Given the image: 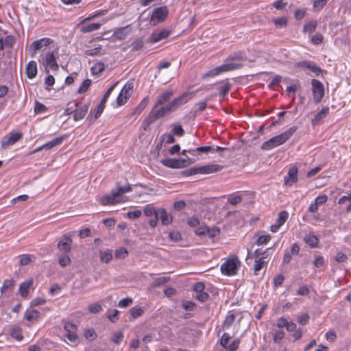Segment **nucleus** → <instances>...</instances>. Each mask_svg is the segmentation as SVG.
<instances>
[{"label": "nucleus", "mask_w": 351, "mask_h": 351, "mask_svg": "<svg viewBox=\"0 0 351 351\" xmlns=\"http://www.w3.org/2000/svg\"><path fill=\"white\" fill-rule=\"evenodd\" d=\"M193 97V93H185L182 95L180 97L174 99L171 103L168 105L161 108L160 110L156 111L152 116L153 120L158 119L160 117H162L165 114L175 111L177 108H178L182 105L186 104L188 101H189Z\"/></svg>", "instance_id": "nucleus-1"}, {"label": "nucleus", "mask_w": 351, "mask_h": 351, "mask_svg": "<svg viewBox=\"0 0 351 351\" xmlns=\"http://www.w3.org/2000/svg\"><path fill=\"white\" fill-rule=\"evenodd\" d=\"M132 190L130 185L125 186H119L116 190H112L110 195H105L101 197L100 202L102 205L116 204L120 202H125L128 197L125 193Z\"/></svg>", "instance_id": "nucleus-2"}, {"label": "nucleus", "mask_w": 351, "mask_h": 351, "mask_svg": "<svg viewBox=\"0 0 351 351\" xmlns=\"http://www.w3.org/2000/svg\"><path fill=\"white\" fill-rule=\"evenodd\" d=\"M297 127L293 126L285 132L265 141L261 146L263 150H269L285 143L296 132Z\"/></svg>", "instance_id": "nucleus-3"}, {"label": "nucleus", "mask_w": 351, "mask_h": 351, "mask_svg": "<svg viewBox=\"0 0 351 351\" xmlns=\"http://www.w3.org/2000/svg\"><path fill=\"white\" fill-rule=\"evenodd\" d=\"M241 266V262L236 255H231L227 261L221 265L222 274L227 276H234L237 274L238 268Z\"/></svg>", "instance_id": "nucleus-4"}, {"label": "nucleus", "mask_w": 351, "mask_h": 351, "mask_svg": "<svg viewBox=\"0 0 351 351\" xmlns=\"http://www.w3.org/2000/svg\"><path fill=\"white\" fill-rule=\"evenodd\" d=\"M169 14L166 6L157 8L154 10L150 19V23L152 25H156L159 23L164 21Z\"/></svg>", "instance_id": "nucleus-5"}, {"label": "nucleus", "mask_w": 351, "mask_h": 351, "mask_svg": "<svg viewBox=\"0 0 351 351\" xmlns=\"http://www.w3.org/2000/svg\"><path fill=\"white\" fill-rule=\"evenodd\" d=\"M134 88V80L129 81L122 88L119 97H117V104L121 106L124 104L128 99L131 96Z\"/></svg>", "instance_id": "nucleus-6"}, {"label": "nucleus", "mask_w": 351, "mask_h": 351, "mask_svg": "<svg viewBox=\"0 0 351 351\" xmlns=\"http://www.w3.org/2000/svg\"><path fill=\"white\" fill-rule=\"evenodd\" d=\"M242 64H234V63H229L223 64L221 66L217 67L214 69L210 70L206 74L204 75V77H213L219 73L230 70L237 69L241 68Z\"/></svg>", "instance_id": "nucleus-7"}, {"label": "nucleus", "mask_w": 351, "mask_h": 351, "mask_svg": "<svg viewBox=\"0 0 351 351\" xmlns=\"http://www.w3.org/2000/svg\"><path fill=\"white\" fill-rule=\"evenodd\" d=\"M312 90L313 93L314 100L316 103H319L324 97V88L323 84L317 80H313L311 82Z\"/></svg>", "instance_id": "nucleus-8"}, {"label": "nucleus", "mask_w": 351, "mask_h": 351, "mask_svg": "<svg viewBox=\"0 0 351 351\" xmlns=\"http://www.w3.org/2000/svg\"><path fill=\"white\" fill-rule=\"evenodd\" d=\"M23 136V134L21 132H12L8 135L5 136L2 141L1 146L3 149H6L10 145H12L16 142L19 141Z\"/></svg>", "instance_id": "nucleus-9"}, {"label": "nucleus", "mask_w": 351, "mask_h": 351, "mask_svg": "<svg viewBox=\"0 0 351 351\" xmlns=\"http://www.w3.org/2000/svg\"><path fill=\"white\" fill-rule=\"evenodd\" d=\"M52 42V40L48 38H44L34 41L30 46V49L33 50L32 57H34L38 51L43 47H48Z\"/></svg>", "instance_id": "nucleus-10"}, {"label": "nucleus", "mask_w": 351, "mask_h": 351, "mask_svg": "<svg viewBox=\"0 0 351 351\" xmlns=\"http://www.w3.org/2000/svg\"><path fill=\"white\" fill-rule=\"evenodd\" d=\"M72 239L69 236H64L58 244V249L64 252H69L71 250Z\"/></svg>", "instance_id": "nucleus-11"}, {"label": "nucleus", "mask_w": 351, "mask_h": 351, "mask_svg": "<svg viewBox=\"0 0 351 351\" xmlns=\"http://www.w3.org/2000/svg\"><path fill=\"white\" fill-rule=\"evenodd\" d=\"M156 215L160 219L163 225H169L173 221V217L171 215L167 213L165 208H160L158 210Z\"/></svg>", "instance_id": "nucleus-12"}, {"label": "nucleus", "mask_w": 351, "mask_h": 351, "mask_svg": "<svg viewBox=\"0 0 351 351\" xmlns=\"http://www.w3.org/2000/svg\"><path fill=\"white\" fill-rule=\"evenodd\" d=\"M255 255V266H254V271L256 273L260 271L264 266L265 262L264 259L266 256H263V254L261 253L259 250H257L254 252Z\"/></svg>", "instance_id": "nucleus-13"}, {"label": "nucleus", "mask_w": 351, "mask_h": 351, "mask_svg": "<svg viewBox=\"0 0 351 351\" xmlns=\"http://www.w3.org/2000/svg\"><path fill=\"white\" fill-rule=\"evenodd\" d=\"M170 34V32L167 29H162L159 32H154L152 34L150 40L152 43H156L161 40L167 38Z\"/></svg>", "instance_id": "nucleus-14"}, {"label": "nucleus", "mask_w": 351, "mask_h": 351, "mask_svg": "<svg viewBox=\"0 0 351 351\" xmlns=\"http://www.w3.org/2000/svg\"><path fill=\"white\" fill-rule=\"evenodd\" d=\"M297 175L298 168L295 166L291 167L289 171V177L285 179V184L291 186L293 183H295L298 181Z\"/></svg>", "instance_id": "nucleus-15"}, {"label": "nucleus", "mask_w": 351, "mask_h": 351, "mask_svg": "<svg viewBox=\"0 0 351 351\" xmlns=\"http://www.w3.org/2000/svg\"><path fill=\"white\" fill-rule=\"evenodd\" d=\"M64 136H60V137H58L55 139H53V141L43 145V146L37 148L36 149H35L34 152H32V153H36V152H38L39 151H40L42 149H50L58 145H60L62 141L64 140Z\"/></svg>", "instance_id": "nucleus-16"}, {"label": "nucleus", "mask_w": 351, "mask_h": 351, "mask_svg": "<svg viewBox=\"0 0 351 351\" xmlns=\"http://www.w3.org/2000/svg\"><path fill=\"white\" fill-rule=\"evenodd\" d=\"M131 32V27L130 26H125L118 29L114 33V38L115 39L122 40Z\"/></svg>", "instance_id": "nucleus-17"}, {"label": "nucleus", "mask_w": 351, "mask_h": 351, "mask_svg": "<svg viewBox=\"0 0 351 351\" xmlns=\"http://www.w3.org/2000/svg\"><path fill=\"white\" fill-rule=\"evenodd\" d=\"M200 173H212L218 172L223 169V167L219 165H210L200 167Z\"/></svg>", "instance_id": "nucleus-18"}, {"label": "nucleus", "mask_w": 351, "mask_h": 351, "mask_svg": "<svg viewBox=\"0 0 351 351\" xmlns=\"http://www.w3.org/2000/svg\"><path fill=\"white\" fill-rule=\"evenodd\" d=\"M196 160L195 158H191L189 157H186V158L182 159H175V168H182L187 166H189L191 164H193Z\"/></svg>", "instance_id": "nucleus-19"}, {"label": "nucleus", "mask_w": 351, "mask_h": 351, "mask_svg": "<svg viewBox=\"0 0 351 351\" xmlns=\"http://www.w3.org/2000/svg\"><path fill=\"white\" fill-rule=\"evenodd\" d=\"M45 62L47 65L49 66L51 69L57 70L58 64L56 62L53 53H47L45 56Z\"/></svg>", "instance_id": "nucleus-20"}, {"label": "nucleus", "mask_w": 351, "mask_h": 351, "mask_svg": "<svg viewBox=\"0 0 351 351\" xmlns=\"http://www.w3.org/2000/svg\"><path fill=\"white\" fill-rule=\"evenodd\" d=\"M33 286V280H29L27 282H23L21 284L19 287V293L21 295L23 298L27 296L29 293V289Z\"/></svg>", "instance_id": "nucleus-21"}, {"label": "nucleus", "mask_w": 351, "mask_h": 351, "mask_svg": "<svg viewBox=\"0 0 351 351\" xmlns=\"http://www.w3.org/2000/svg\"><path fill=\"white\" fill-rule=\"evenodd\" d=\"M26 74L29 78L34 77L37 74V66L35 61H31L26 66Z\"/></svg>", "instance_id": "nucleus-22"}, {"label": "nucleus", "mask_w": 351, "mask_h": 351, "mask_svg": "<svg viewBox=\"0 0 351 351\" xmlns=\"http://www.w3.org/2000/svg\"><path fill=\"white\" fill-rule=\"evenodd\" d=\"M88 112V107L86 106H83L80 108H77L76 110H73L74 115L73 118L75 121H79L83 119Z\"/></svg>", "instance_id": "nucleus-23"}, {"label": "nucleus", "mask_w": 351, "mask_h": 351, "mask_svg": "<svg viewBox=\"0 0 351 351\" xmlns=\"http://www.w3.org/2000/svg\"><path fill=\"white\" fill-rule=\"evenodd\" d=\"M100 260L106 263H109L112 258V253L110 250H100L99 252Z\"/></svg>", "instance_id": "nucleus-24"}, {"label": "nucleus", "mask_w": 351, "mask_h": 351, "mask_svg": "<svg viewBox=\"0 0 351 351\" xmlns=\"http://www.w3.org/2000/svg\"><path fill=\"white\" fill-rule=\"evenodd\" d=\"M173 90H167L158 98L156 106L163 104L165 101H168L173 96ZM156 107V106H155V108Z\"/></svg>", "instance_id": "nucleus-25"}, {"label": "nucleus", "mask_w": 351, "mask_h": 351, "mask_svg": "<svg viewBox=\"0 0 351 351\" xmlns=\"http://www.w3.org/2000/svg\"><path fill=\"white\" fill-rule=\"evenodd\" d=\"M329 112V108L325 107L320 112H319L315 117L314 119L312 121L313 124H317L324 119Z\"/></svg>", "instance_id": "nucleus-26"}, {"label": "nucleus", "mask_w": 351, "mask_h": 351, "mask_svg": "<svg viewBox=\"0 0 351 351\" xmlns=\"http://www.w3.org/2000/svg\"><path fill=\"white\" fill-rule=\"evenodd\" d=\"M25 317L29 322L36 321L39 317V312L36 310L27 311Z\"/></svg>", "instance_id": "nucleus-27"}, {"label": "nucleus", "mask_w": 351, "mask_h": 351, "mask_svg": "<svg viewBox=\"0 0 351 351\" xmlns=\"http://www.w3.org/2000/svg\"><path fill=\"white\" fill-rule=\"evenodd\" d=\"M304 241L312 247H315L317 246L319 239L316 236L309 234L305 237Z\"/></svg>", "instance_id": "nucleus-28"}, {"label": "nucleus", "mask_w": 351, "mask_h": 351, "mask_svg": "<svg viewBox=\"0 0 351 351\" xmlns=\"http://www.w3.org/2000/svg\"><path fill=\"white\" fill-rule=\"evenodd\" d=\"M10 335L17 341H21L23 338L21 334V329L19 327H14L10 330Z\"/></svg>", "instance_id": "nucleus-29"}, {"label": "nucleus", "mask_w": 351, "mask_h": 351, "mask_svg": "<svg viewBox=\"0 0 351 351\" xmlns=\"http://www.w3.org/2000/svg\"><path fill=\"white\" fill-rule=\"evenodd\" d=\"M288 218V213L287 211H282L278 215V218L276 221V224L280 227L282 226Z\"/></svg>", "instance_id": "nucleus-30"}, {"label": "nucleus", "mask_w": 351, "mask_h": 351, "mask_svg": "<svg viewBox=\"0 0 351 351\" xmlns=\"http://www.w3.org/2000/svg\"><path fill=\"white\" fill-rule=\"evenodd\" d=\"M128 254V252L125 247H120L116 250L114 256L117 259H123Z\"/></svg>", "instance_id": "nucleus-31"}, {"label": "nucleus", "mask_w": 351, "mask_h": 351, "mask_svg": "<svg viewBox=\"0 0 351 351\" xmlns=\"http://www.w3.org/2000/svg\"><path fill=\"white\" fill-rule=\"evenodd\" d=\"M317 27V22L315 21H312L304 26V32H313L315 30Z\"/></svg>", "instance_id": "nucleus-32"}, {"label": "nucleus", "mask_w": 351, "mask_h": 351, "mask_svg": "<svg viewBox=\"0 0 351 351\" xmlns=\"http://www.w3.org/2000/svg\"><path fill=\"white\" fill-rule=\"evenodd\" d=\"M105 66L102 62L96 63L91 69L94 75H98L104 70Z\"/></svg>", "instance_id": "nucleus-33"}, {"label": "nucleus", "mask_w": 351, "mask_h": 351, "mask_svg": "<svg viewBox=\"0 0 351 351\" xmlns=\"http://www.w3.org/2000/svg\"><path fill=\"white\" fill-rule=\"evenodd\" d=\"M302 64L306 66L307 68H308L311 71H312L317 75H319L322 72V70L320 68L317 67L316 65L311 64L310 62H303L302 63Z\"/></svg>", "instance_id": "nucleus-34"}, {"label": "nucleus", "mask_w": 351, "mask_h": 351, "mask_svg": "<svg viewBox=\"0 0 351 351\" xmlns=\"http://www.w3.org/2000/svg\"><path fill=\"white\" fill-rule=\"evenodd\" d=\"M158 210H156L155 208L152 204L147 205L144 208V213L146 216H152V215H156Z\"/></svg>", "instance_id": "nucleus-35"}, {"label": "nucleus", "mask_w": 351, "mask_h": 351, "mask_svg": "<svg viewBox=\"0 0 351 351\" xmlns=\"http://www.w3.org/2000/svg\"><path fill=\"white\" fill-rule=\"evenodd\" d=\"M171 66L170 62H160V64L158 65L157 69L158 71V74L161 76H165V73L163 72L162 70L163 69H167Z\"/></svg>", "instance_id": "nucleus-36"}, {"label": "nucleus", "mask_w": 351, "mask_h": 351, "mask_svg": "<svg viewBox=\"0 0 351 351\" xmlns=\"http://www.w3.org/2000/svg\"><path fill=\"white\" fill-rule=\"evenodd\" d=\"M71 261L69 256L63 255L58 259V263L62 267H66L70 265Z\"/></svg>", "instance_id": "nucleus-37"}, {"label": "nucleus", "mask_w": 351, "mask_h": 351, "mask_svg": "<svg viewBox=\"0 0 351 351\" xmlns=\"http://www.w3.org/2000/svg\"><path fill=\"white\" fill-rule=\"evenodd\" d=\"M100 24L99 23H91L88 25L87 26L82 27V32H90L95 30L98 29L100 27Z\"/></svg>", "instance_id": "nucleus-38"}, {"label": "nucleus", "mask_w": 351, "mask_h": 351, "mask_svg": "<svg viewBox=\"0 0 351 351\" xmlns=\"http://www.w3.org/2000/svg\"><path fill=\"white\" fill-rule=\"evenodd\" d=\"M276 27H283L287 25V19L285 17L276 18L273 19Z\"/></svg>", "instance_id": "nucleus-39"}, {"label": "nucleus", "mask_w": 351, "mask_h": 351, "mask_svg": "<svg viewBox=\"0 0 351 351\" xmlns=\"http://www.w3.org/2000/svg\"><path fill=\"white\" fill-rule=\"evenodd\" d=\"M130 314L132 317V318H136L138 317H140L143 313L144 311L142 308L140 307H134L130 309Z\"/></svg>", "instance_id": "nucleus-40"}, {"label": "nucleus", "mask_w": 351, "mask_h": 351, "mask_svg": "<svg viewBox=\"0 0 351 351\" xmlns=\"http://www.w3.org/2000/svg\"><path fill=\"white\" fill-rule=\"evenodd\" d=\"M147 98L143 99L141 102L138 105V106L135 108L134 112L132 113V115L134 114L135 113H141L143 110L147 106Z\"/></svg>", "instance_id": "nucleus-41"}, {"label": "nucleus", "mask_w": 351, "mask_h": 351, "mask_svg": "<svg viewBox=\"0 0 351 351\" xmlns=\"http://www.w3.org/2000/svg\"><path fill=\"white\" fill-rule=\"evenodd\" d=\"M90 84H91L90 80H89V79L85 80L83 82V83L82 84V85L80 86V87L79 88L78 93H85L88 90Z\"/></svg>", "instance_id": "nucleus-42"}, {"label": "nucleus", "mask_w": 351, "mask_h": 351, "mask_svg": "<svg viewBox=\"0 0 351 351\" xmlns=\"http://www.w3.org/2000/svg\"><path fill=\"white\" fill-rule=\"evenodd\" d=\"M132 50L133 51H138L143 47V42L141 38H138L135 40L132 43Z\"/></svg>", "instance_id": "nucleus-43"}, {"label": "nucleus", "mask_w": 351, "mask_h": 351, "mask_svg": "<svg viewBox=\"0 0 351 351\" xmlns=\"http://www.w3.org/2000/svg\"><path fill=\"white\" fill-rule=\"evenodd\" d=\"M234 319L235 316L234 314L228 315L223 322V326L225 328H229L234 322Z\"/></svg>", "instance_id": "nucleus-44"}, {"label": "nucleus", "mask_w": 351, "mask_h": 351, "mask_svg": "<svg viewBox=\"0 0 351 351\" xmlns=\"http://www.w3.org/2000/svg\"><path fill=\"white\" fill-rule=\"evenodd\" d=\"M206 232L210 238H213L219 234L220 230L217 227L206 228Z\"/></svg>", "instance_id": "nucleus-45"}, {"label": "nucleus", "mask_w": 351, "mask_h": 351, "mask_svg": "<svg viewBox=\"0 0 351 351\" xmlns=\"http://www.w3.org/2000/svg\"><path fill=\"white\" fill-rule=\"evenodd\" d=\"M32 262V258L29 255H23L20 257L19 264L21 266L29 265Z\"/></svg>", "instance_id": "nucleus-46"}, {"label": "nucleus", "mask_w": 351, "mask_h": 351, "mask_svg": "<svg viewBox=\"0 0 351 351\" xmlns=\"http://www.w3.org/2000/svg\"><path fill=\"white\" fill-rule=\"evenodd\" d=\"M170 280L169 277H160L156 279L154 282V287H158L168 282Z\"/></svg>", "instance_id": "nucleus-47"}, {"label": "nucleus", "mask_w": 351, "mask_h": 351, "mask_svg": "<svg viewBox=\"0 0 351 351\" xmlns=\"http://www.w3.org/2000/svg\"><path fill=\"white\" fill-rule=\"evenodd\" d=\"M88 310L92 313H96L101 310V306L98 303H94L88 306Z\"/></svg>", "instance_id": "nucleus-48"}, {"label": "nucleus", "mask_w": 351, "mask_h": 351, "mask_svg": "<svg viewBox=\"0 0 351 351\" xmlns=\"http://www.w3.org/2000/svg\"><path fill=\"white\" fill-rule=\"evenodd\" d=\"M132 298H125L119 301V306L121 308H125L132 304Z\"/></svg>", "instance_id": "nucleus-49"}, {"label": "nucleus", "mask_w": 351, "mask_h": 351, "mask_svg": "<svg viewBox=\"0 0 351 351\" xmlns=\"http://www.w3.org/2000/svg\"><path fill=\"white\" fill-rule=\"evenodd\" d=\"M14 285V282L10 280H5L3 285V287L1 289V293H3L6 289L12 287Z\"/></svg>", "instance_id": "nucleus-50"}, {"label": "nucleus", "mask_w": 351, "mask_h": 351, "mask_svg": "<svg viewBox=\"0 0 351 351\" xmlns=\"http://www.w3.org/2000/svg\"><path fill=\"white\" fill-rule=\"evenodd\" d=\"M101 51V47H96L93 49H88L85 51V54L89 56H96L100 53Z\"/></svg>", "instance_id": "nucleus-51"}, {"label": "nucleus", "mask_w": 351, "mask_h": 351, "mask_svg": "<svg viewBox=\"0 0 351 351\" xmlns=\"http://www.w3.org/2000/svg\"><path fill=\"white\" fill-rule=\"evenodd\" d=\"M182 306L186 311H193L195 307V304L193 302L185 301L183 302Z\"/></svg>", "instance_id": "nucleus-52"}, {"label": "nucleus", "mask_w": 351, "mask_h": 351, "mask_svg": "<svg viewBox=\"0 0 351 351\" xmlns=\"http://www.w3.org/2000/svg\"><path fill=\"white\" fill-rule=\"evenodd\" d=\"M3 42L5 46L12 47L15 43V38L12 36H8L5 38Z\"/></svg>", "instance_id": "nucleus-53"}, {"label": "nucleus", "mask_w": 351, "mask_h": 351, "mask_svg": "<svg viewBox=\"0 0 351 351\" xmlns=\"http://www.w3.org/2000/svg\"><path fill=\"white\" fill-rule=\"evenodd\" d=\"M123 337L121 332H117L112 337V341L117 344H119Z\"/></svg>", "instance_id": "nucleus-54"}, {"label": "nucleus", "mask_w": 351, "mask_h": 351, "mask_svg": "<svg viewBox=\"0 0 351 351\" xmlns=\"http://www.w3.org/2000/svg\"><path fill=\"white\" fill-rule=\"evenodd\" d=\"M208 297H209L208 294L206 292L198 293L195 295V298L201 302L206 301L208 300Z\"/></svg>", "instance_id": "nucleus-55"}, {"label": "nucleus", "mask_w": 351, "mask_h": 351, "mask_svg": "<svg viewBox=\"0 0 351 351\" xmlns=\"http://www.w3.org/2000/svg\"><path fill=\"white\" fill-rule=\"evenodd\" d=\"M271 239V237L269 235H263L258 237L257 240L258 245H262L267 243Z\"/></svg>", "instance_id": "nucleus-56"}, {"label": "nucleus", "mask_w": 351, "mask_h": 351, "mask_svg": "<svg viewBox=\"0 0 351 351\" xmlns=\"http://www.w3.org/2000/svg\"><path fill=\"white\" fill-rule=\"evenodd\" d=\"M186 206V203L183 200L176 202L173 204V208L176 210H180L184 208Z\"/></svg>", "instance_id": "nucleus-57"}, {"label": "nucleus", "mask_w": 351, "mask_h": 351, "mask_svg": "<svg viewBox=\"0 0 351 351\" xmlns=\"http://www.w3.org/2000/svg\"><path fill=\"white\" fill-rule=\"evenodd\" d=\"M309 319V315L307 313H303L298 317V322L300 324H306Z\"/></svg>", "instance_id": "nucleus-58"}, {"label": "nucleus", "mask_w": 351, "mask_h": 351, "mask_svg": "<svg viewBox=\"0 0 351 351\" xmlns=\"http://www.w3.org/2000/svg\"><path fill=\"white\" fill-rule=\"evenodd\" d=\"M173 132L175 135L182 136H183L184 131L180 125H175L173 129Z\"/></svg>", "instance_id": "nucleus-59"}, {"label": "nucleus", "mask_w": 351, "mask_h": 351, "mask_svg": "<svg viewBox=\"0 0 351 351\" xmlns=\"http://www.w3.org/2000/svg\"><path fill=\"white\" fill-rule=\"evenodd\" d=\"M287 5V2H283L282 0H278L273 3V6L277 10H282Z\"/></svg>", "instance_id": "nucleus-60"}, {"label": "nucleus", "mask_w": 351, "mask_h": 351, "mask_svg": "<svg viewBox=\"0 0 351 351\" xmlns=\"http://www.w3.org/2000/svg\"><path fill=\"white\" fill-rule=\"evenodd\" d=\"M64 328L65 330H66L68 332H75V330L77 329L76 326L74 324L71 323V322L65 323Z\"/></svg>", "instance_id": "nucleus-61"}, {"label": "nucleus", "mask_w": 351, "mask_h": 351, "mask_svg": "<svg viewBox=\"0 0 351 351\" xmlns=\"http://www.w3.org/2000/svg\"><path fill=\"white\" fill-rule=\"evenodd\" d=\"M335 259L337 262L343 263L347 260V256L345 254L342 252H339L335 256Z\"/></svg>", "instance_id": "nucleus-62"}, {"label": "nucleus", "mask_w": 351, "mask_h": 351, "mask_svg": "<svg viewBox=\"0 0 351 351\" xmlns=\"http://www.w3.org/2000/svg\"><path fill=\"white\" fill-rule=\"evenodd\" d=\"M323 36L320 34H317L315 35H314L313 37H312V42L315 44V45H319V43H321L323 40Z\"/></svg>", "instance_id": "nucleus-63"}, {"label": "nucleus", "mask_w": 351, "mask_h": 351, "mask_svg": "<svg viewBox=\"0 0 351 351\" xmlns=\"http://www.w3.org/2000/svg\"><path fill=\"white\" fill-rule=\"evenodd\" d=\"M239 341L238 339L234 340L228 348V351H236L238 348Z\"/></svg>", "instance_id": "nucleus-64"}]
</instances>
